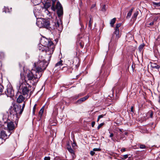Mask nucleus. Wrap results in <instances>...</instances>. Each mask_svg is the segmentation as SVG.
Wrapping results in <instances>:
<instances>
[{
    "label": "nucleus",
    "mask_w": 160,
    "mask_h": 160,
    "mask_svg": "<svg viewBox=\"0 0 160 160\" xmlns=\"http://www.w3.org/2000/svg\"><path fill=\"white\" fill-rule=\"evenodd\" d=\"M48 65V63L45 60L43 59L42 61L39 60L34 63L35 67L31 71L24 68L23 71L21 74H22L25 81L28 84L30 83L34 85L38 81Z\"/></svg>",
    "instance_id": "nucleus-1"
},
{
    "label": "nucleus",
    "mask_w": 160,
    "mask_h": 160,
    "mask_svg": "<svg viewBox=\"0 0 160 160\" xmlns=\"http://www.w3.org/2000/svg\"><path fill=\"white\" fill-rule=\"evenodd\" d=\"M52 2L51 6V9L53 11L57 10V14L58 18H56L55 22L54 23L53 27L54 29H57L59 31H62L63 28L62 22L61 20V17L63 14L62 7L61 3L58 2L57 3L56 7L55 6V3L56 0H51Z\"/></svg>",
    "instance_id": "nucleus-2"
},
{
    "label": "nucleus",
    "mask_w": 160,
    "mask_h": 160,
    "mask_svg": "<svg viewBox=\"0 0 160 160\" xmlns=\"http://www.w3.org/2000/svg\"><path fill=\"white\" fill-rule=\"evenodd\" d=\"M21 107L19 104L14 105L13 107H11L9 110L11 115L13 116L17 119L23 112V110L21 109Z\"/></svg>",
    "instance_id": "nucleus-3"
},
{
    "label": "nucleus",
    "mask_w": 160,
    "mask_h": 160,
    "mask_svg": "<svg viewBox=\"0 0 160 160\" xmlns=\"http://www.w3.org/2000/svg\"><path fill=\"white\" fill-rule=\"evenodd\" d=\"M40 44L42 46L47 47L54 45L52 42L46 38H43L41 39Z\"/></svg>",
    "instance_id": "nucleus-4"
},
{
    "label": "nucleus",
    "mask_w": 160,
    "mask_h": 160,
    "mask_svg": "<svg viewBox=\"0 0 160 160\" xmlns=\"http://www.w3.org/2000/svg\"><path fill=\"white\" fill-rule=\"evenodd\" d=\"M5 127L4 125L2 124L1 122L0 121V138L2 139H6L8 138L9 135L8 136L2 130L5 129Z\"/></svg>",
    "instance_id": "nucleus-5"
},
{
    "label": "nucleus",
    "mask_w": 160,
    "mask_h": 160,
    "mask_svg": "<svg viewBox=\"0 0 160 160\" xmlns=\"http://www.w3.org/2000/svg\"><path fill=\"white\" fill-rule=\"evenodd\" d=\"M5 94L8 97H11L14 95V91L12 86L10 84H8L7 86L6 90L5 91Z\"/></svg>",
    "instance_id": "nucleus-6"
},
{
    "label": "nucleus",
    "mask_w": 160,
    "mask_h": 160,
    "mask_svg": "<svg viewBox=\"0 0 160 160\" xmlns=\"http://www.w3.org/2000/svg\"><path fill=\"white\" fill-rule=\"evenodd\" d=\"M54 50V45H52L50 47H48L47 49L46 50V58H49L48 60H50V58L51 57V54H52Z\"/></svg>",
    "instance_id": "nucleus-7"
},
{
    "label": "nucleus",
    "mask_w": 160,
    "mask_h": 160,
    "mask_svg": "<svg viewBox=\"0 0 160 160\" xmlns=\"http://www.w3.org/2000/svg\"><path fill=\"white\" fill-rule=\"evenodd\" d=\"M21 88L22 89V94L25 97H27L28 93L29 92V89L25 84L22 83L19 87V88Z\"/></svg>",
    "instance_id": "nucleus-8"
},
{
    "label": "nucleus",
    "mask_w": 160,
    "mask_h": 160,
    "mask_svg": "<svg viewBox=\"0 0 160 160\" xmlns=\"http://www.w3.org/2000/svg\"><path fill=\"white\" fill-rule=\"evenodd\" d=\"M4 126L7 125V129L8 130L9 132L10 133L9 135L12 132V131L15 128L14 125V124L13 122L12 121H11L10 122H8L7 123L5 122Z\"/></svg>",
    "instance_id": "nucleus-9"
},
{
    "label": "nucleus",
    "mask_w": 160,
    "mask_h": 160,
    "mask_svg": "<svg viewBox=\"0 0 160 160\" xmlns=\"http://www.w3.org/2000/svg\"><path fill=\"white\" fill-rule=\"evenodd\" d=\"M121 25V24L120 23H118L117 24L115 27V30L114 32L113 36L114 37L115 35V38L116 39H118L120 37V35L119 34L118 28Z\"/></svg>",
    "instance_id": "nucleus-10"
},
{
    "label": "nucleus",
    "mask_w": 160,
    "mask_h": 160,
    "mask_svg": "<svg viewBox=\"0 0 160 160\" xmlns=\"http://www.w3.org/2000/svg\"><path fill=\"white\" fill-rule=\"evenodd\" d=\"M43 18H40L37 20L36 24L37 25L39 28H43Z\"/></svg>",
    "instance_id": "nucleus-11"
},
{
    "label": "nucleus",
    "mask_w": 160,
    "mask_h": 160,
    "mask_svg": "<svg viewBox=\"0 0 160 160\" xmlns=\"http://www.w3.org/2000/svg\"><path fill=\"white\" fill-rule=\"evenodd\" d=\"M43 28L48 29L50 28V24L49 21L47 20L43 19Z\"/></svg>",
    "instance_id": "nucleus-12"
},
{
    "label": "nucleus",
    "mask_w": 160,
    "mask_h": 160,
    "mask_svg": "<svg viewBox=\"0 0 160 160\" xmlns=\"http://www.w3.org/2000/svg\"><path fill=\"white\" fill-rule=\"evenodd\" d=\"M68 151L71 154L72 158L71 159L68 160H72L74 158V152L73 150L71 148L70 146H68L67 148Z\"/></svg>",
    "instance_id": "nucleus-13"
},
{
    "label": "nucleus",
    "mask_w": 160,
    "mask_h": 160,
    "mask_svg": "<svg viewBox=\"0 0 160 160\" xmlns=\"http://www.w3.org/2000/svg\"><path fill=\"white\" fill-rule=\"evenodd\" d=\"M82 39V40H81L80 38L78 39L76 43L78 45H79L82 48H83L84 45V42L83 40L84 39Z\"/></svg>",
    "instance_id": "nucleus-14"
},
{
    "label": "nucleus",
    "mask_w": 160,
    "mask_h": 160,
    "mask_svg": "<svg viewBox=\"0 0 160 160\" xmlns=\"http://www.w3.org/2000/svg\"><path fill=\"white\" fill-rule=\"evenodd\" d=\"M62 61L60 60L59 62H57L54 68L55 69H60L62 65Z\"/></svg>",
    "instance_id": "nucleus-15"
},
{
    "label": "nucleus",
    "mask_w": 160,
    "mask_h": 160,
    "mask_svg": "<svg viewBox=\"0 0 160 160\" xmlns=\"http://www.w3.org/2000/svg\"><path fill=\"white\" fill-rule=\"evenodd\" d=\"M25 97H24L22 95H20L17 99V102L18 103H20L23 101L25 99Z\"/></svg>",
    "instance_id": "nucleus-16"
},
{
    "label": "nucleus",
    "mask_w": 160,
    "mask_h": 160,
    "mask_svg": "<svg viewBox=\"0 0 160 160\" xmlns=\"http://www.w3.org/2000/svg\"><path fill=\"white\" fill-rule=\"evenodd\" d=\"M33 12L36 17L37 16L39 15L40 13L39 11L38 10L37 8V7L35 8L33 10Z\"/></svg>",
    "instance_id": "nucleus-17"
},
{
    "label": "nucleus",
    "mask_w": 160,
    "mask_h": 160,
    "mask_svg": "<svg viewBox=\"0 0 160 160\" xmlns=\"http://www.w3.org/2000/svg\"><path fill=\"white\" fill-rule=\"evenodd\" d=\"M55 120H53L52 119H50L49 120V124L51 126H55L56 125V122H55Z\"/></svg>",
    "instance_id": "nucleus-18"
},
{
    "label": "nucleus",
    "mask_w": 160,
    "mask_h": 160,
    "mask_svg": "<svg viewBox=\"0 0 160 160\" xmlns=\"http://www.w3.org/2000/svg\"><path fill=\"white\" fill-rule=\"evenodd\" d=\"M45 47L42 46L41 44L38 45V48L39 50L42 51H43L45 49Z\"/></svg>",
    "instance_id": "nucleus-19"
},
{
    "label": "nucleus",
    "mask_w": 160,
    "mask_h": 160,
    "mask_svg": "<svg viewBox=\"0 0 160 160\" xmlns=\"http://www.w3.org/2000/svg\"><path fill=\"white\" fill-rule=\"evenodd\" d=\"M133 8H132L129 11V12L128 13L126 17V18H130L131 16V15L132 14V12Z\"/></svg>",
    "instance_id": "nucleus-20"
},
{
    "label": "nucleus",
    "mask_w": 160,
    "mask_h": 160,
    "mask_svg": "<svg viewBox=\"0 0 160 160\" xmlns=\"http://www.w3.org/2000/svg\"><path fill=\"white\" fill-rule=\"evenodd\" d=\"M151 67L152 68H156L157 69H158L160 68V66L159 65H157L156 63H153L151 64Z\"/></svg>",
    "instance_id": "nucleus-21"
},
{
    "label": "nucleus",
    "mask_w": 160,
    "mask_h": 160,
    "mask_svg": "<svg viewBox=\"0 0 160 160\" xmlns=\"http://www.w3.org/2000/svg\"><path fill=\"white\" fill-rule=\"evenodd\" d=\"M138 14V11H136V12H135L134 13L132 17V18L134 20H136V18L137 17Z\"/></svg>",
    "instance_id": "nucleus-22"
},
{
    "label": "nucleus",
    "mask_w": 160,
    "mask_h": 160,
    "mask_svg": "<svg viewBox=\"0 0 160 160\" xmlns=\"http://www.w3.org/2000/svg\"><path fill=\"white\" fill-rule=\"evenodd\" d=\"M116 21V19L115 18H113L112 19L110 22V24L111 27H113L114 25V24L115 23Z\"/></svg>",
    "instance_id": "nucleus-23"
},
{
    "label": "nucleus",
    "mask_w": 160,
    "mask_h": 160,
    "mask_svg": "<svg viewBox=\"0 0 160 160\" xmlns=\"http://www.w3.org/2000/svg\"><path fill=\"white\" fill-rule=\"evenodd\" d=\"M11 8L9 9L8 7H4L3 12L5 13L8 12H10Z\"/></svg>",
    "instance_id": "nucleus-24"
},
{
    "label": "nucleus",
    "mask_w": 160,
    "mask_h": 160,
    "mask_svg": "<svg viewBox=\"0 0 160 160\" xmlns=\"http://www.w3.org/2000/svg\"><path fill=\"white\" fill-rule=\"evenodd\" d=\"M147 115L149 116V117L151 118H153V113L152 111H149Z\"/></svg>",
    "instance_id": "nucleus-25"
},
{
    "label": "nucleus",
    "mask_w": 160,
    "mask_h": 160,
    "mask_svg": "<svg viewBox=\"0 0 160 160\" xmlns=\"http://www.w3.org/2000/svg\"><path fill=\"white\" fill-rule=\"evenodd\" d=\"M44 109V106L40 110L39 114V115L41 117L42 116V113H43V111Z\"/></svg>",
    "instance_id": "nucleus-26"
},
{
    "label": "nucleus",
    "mask_w": 160,
    "mask_h": 160,
    "mask_svg": "<svg viewBox=\"0 0 160 160\" xmlns=\"http://www.w3.org/2000/svg\"><path fill=\"white\" fill-rule=\"evenodd\" d=\"M92 18H90L89 20V23H88V27L89 28H90L91 29V27H92Z\"/></svg>",
    "instance_id": "nucleus-27"
},
{
    "label": "nucleus",
    "mask_w": 160,
    "mask_h": 160,
    "mask_svg": "<svg viewBox=\"0 0 160 160\" xmlns=\"http://www.w3.org/2000/svg\"><path fill=\"white\" fill-rule=\"evenodd\" d=\"M144 45L143 44H141L138 47V49L140 52H141L142 51L144 47Z\"/></svg>",
    "instance_id": "nucleus-28"
},
{
    "label": "nucleus",
    "mask_w": 160,
    "mask_h": 160,
    "mask_svg": "<svg viewBox=\"0 0 160 160\" xmlns=\"http://www.w3.org/2000/svg\"><path fill=\"white\" fill-rule=\"evenodd\" d=\"M106 10V5H103L101 11L102 12H105Z\"/></svg>",
    "instance_id": "nucleus-29"
},
{
    "label": "nucleus",
    "mask_w": 160,
    "mask_h": 160,
    "mask_svg": "<svg viewBox=\"0 0 160 160\" xmlns=\"http://www.w3.org/2000/svg\"><path fill=\"white\" fill-rule=\"evenodd\" d=\"M84 101H85V100L84 99V98H81L78 100L77 101V102L80 103H81V102H84Z\"/></svg>",
    "instance_id": "nucleus-30"
},
{
    "label": "nucleus",
    "mask_w": 160,
    "mask_h": 160,
    "mask_svg": "<svg viewBox=\"0 0 160 160\" xmlns=\"http://www.w3.org/2000/svg\"><path fill=\"white\" fill-rule=\"evenodd\" d=\"M153 4L156 6L159 7L160 6V2H153Z\"/></svg>",
    "instance_id": "nucleus-31"
},
{
    "label": "nucleus",
    "mask_w": 160,
    "mask_h": 160,
    "mask_svg": "<svg viewBox=\"0 0 160 160\" xmlns=\"http://www.w3.org/2000/svg\"><path fill=\"white\" fill-rule=\"evenodd\" d=\"M101 150V149L99 148H94L93 149V151L95 152L96 151H100Z\"/></svg>",
    "instance_id": "nucleus-32"
},
{
    "label": "nucleus",
    "mask_w": 160,
    "mask_h": 160,
    "mask_svg": "<svg viewBox=\"0 0 160 160\" xmlns=\"http://www.w3.org/2000/svg\"><path fill=\"white\" fill-rule=\"evenodd\" d=\"M139 148L141 149H144L146 148V146L144 145H140Z\"/></svg>",
    "instance_id": "nucleus-33"
},
{
    "label": "nucleus",
    "mask_w": 160,
    "mask_h": 160,
    "mask_svg": "<svg viewBox=\"0 0 160 160\" xmlns=\"http://www.w3.org/2000/svg\"><path fill=\"white\" fill-rule=\"evenodd\" d=\"M114 136V134L113 133H111L110 134V136H109V137L110 138H112V140L113 141H115V139L113 138H112V137Z\"/></svg>",
    "instance_id": "nucleus-34"
},
{
    "label": "nucleus",
    "mask_w": 160,
    "mask_h": 160,
    "mask_svg": "<svg viewBox=\"0 0 160 160\" xmlns=\"http://www.w3.org/2000/svg\"><path fill=\"white\" fill-rule=\"evenodd\" d=\"M103 124L104 123H103L100 124L98 127V129H99V128H100L101 127H102L103 125Z\"/></svg>",
    "instance_id": "nucleus-35"
},
{
    "label": "nucleus",
    "mask_w": 160,
    "mask_h": 160,
    "mask_svg": "<svg viewBox=\"0 0 160 160\" xmlns=\"http://www.w3.org/2000/svg\"><path fill=\"white\" fill-rule=\"evenodd\" d=\"M36 106H37V104H35V105H34V107L33 108V113H34V112H35V109H36Z\"/></svg>",
    "instance_id": "nucleus-36"
},
{
    "label": "nucleus",
    "mask_w": 160,
    "mask_h": 160,
    "mask_svg": "<svg viewBox=\"0 0 160 160\" xmlns=\"http://www.w3.org/2000/svg\"><path fill=\"white\" fill-rule=\"evenodd\" d=\"M50 158L49 157H45L44 158V160H50Z\"/></svg>",
    "instance_id": "nucleus-37"
},
{
    "label": "nucleus",
    "mask_w": 160,
    "mask_h": 160,
    "mask_svg": "<svg viewBox=\"0 0 160 160\" xmlns=\"http://www.w3.org/2000/svg\"><path fill=\"white\" fill-rule=\"evenodd\" d=\"M90 154L91 156H93L95 154V152L93 151H91L90 152Z\"/></svg>",
    "instance_id": "nucleus-38"
},
{
    "label": "nucleus",
    "mask_w": 160,
    "mask_h": 160,
    "mask_svg": "<svg viewBox=\"0 0 160 160\" xmlns=\"http://www.w3.org/2000/svg\"><path fill=\"white\" fill-rule=\"evenodd\" d=\"M128 155L127 154H126V155H124L123 156L122 158L123 159H125L127 158H128Z\"/></svg>",
    "instance_id": "nucleus-39"
},
{
    "label": "nucleus",
    "mask_w": 160,
    "mask_h": 160,
    "mask_svg": "<svg viewBox=\"0 0 160 160\" xmlns=\"http://www.w3.org/2000/svg\"><path fill=\"white\" fill-rule=\"evenodd\" d=\"M89 96L88 95L85 97H83L85 101L86 100V99H87L89 97Z\"/></svg>",
    "instance_id": "nucleus-40"
},
{
    "label": "nucleus",
    "mask_w": 160,
    "mask_h": 160,
    "mask_svg": "<svg viewBox=\"0 0 160 160\" xmlns=\"http://www.w3.org/2000/svg\"><path fill=\"white\" fill-rule=\"evenodd\" d=\"M104 115H102V114L99 115L98 116V117L99 118V119H100L102 118Z\"/></svg>",
    "instance_id": "nucleus-41"
},
{
    "label": "nucleus",
    "mask_w": 160,
    "mask_h": 160,
    "mask_svg": "<svg viewBox=\"0 0 160 160\" xmlns=\"http://www.w3.org/2000/svg\"><path fill=\"white\" fill-rule=\"evenodd\" d=\"M125 137L124 135H122L120 138V139H123L124 140L125 139Z\"/></svg>",
    "instance_id": "nucleus-42"
},
{
    "label": "nucleus",
    "mask_w": 160,
    "mask_h": 160,
    "mask_svg": "<svg viewBox=\"0 0 160 160\" xmlns=\"http://www.w3.org/2000/svg\"><path fill=\"white\" fill-rule=\"evenodd\" d=\"M131 111L132 112H134L133 108L132 106L131 108Z\"/></svg>",
    "instance_id": "nucleus-43"
},
{
    "label": "nucleus",
    "mask_w": 160,
    "mask_h": 160,
    "mask_svg": "<svg viewBox=\"0 0 160 160\" xmlns=\"http://www.w3.org/2000/svg\"><path fill=\"white\" fill-rule=\"evenodd\" d=\"M95 122H92V127H93L95 125Z\"/></svg>",
    "instance_id": "nucleus-44"
},
{
    "label": "nucleus",
    "mask_w": 160,
    "mask_h": 160,
    "mask_svg": "<svg viewBox=\"0 0 160 160\" xmlns=\"http://www.w3.org/2000/svg\"><path fill=\"white\" fill-rule=\"evenodd\" d=\"M150 26H152L154 24V22H152L150 23L149 24Z\"/></svg>",
    "instance_id": "nucleus-45"
},
{
    "label": "nucleus",
    "mask_w": 160,
    "mask_h": 160,
    "mask_svg": "<svg viewBox=\"0 0 160 160\" xmlns=\"http://www.w3.org/2000/svg\"><path fill=\"white\" fill-rule=\"evenodd\" d=\"M121 151L122 152H124L126 151V148H123L121 149Z\"/></svg>",
    "instance_id": "nucleus-46"
},
{
    "label": "nucleus",
    "mask_w": 160,
    "mask_h": 160,
    "mask_svg": "<svg viewBox=\"0 0 160 160\" xmlns=\"http://www.w3.org/2000/svg\"><path fill=\"white\" fill-rule=\"evenodd\" d=\"M25 104L24 103L23 104V106H22V108H21V109H22L23 110V109L25 107Z\"/></svg>",
    "instance_id": "nucleus-47"
},
{
    "label": "nucleus",
    "mask_w": 160,
    "mask_h": 160,
    "mask_svg": "<svg viewBox=\"0 0 160 160\" xmlns=\"http://www.w3.org/2000/svg\"><path fill=\"white\" fill-rule=\"evenodd\" d=\"M116 89V88L115 87H113L112 89V91L113 92L114 90Z\"/></svg>",
    "instance_id": "nucleus-48"
},
{
    "label": "nucleus",
    "mask_w": 160,
    "mask_h": 160,
    "mask_svg": "<svg viewBox=\"0 0 160 160\" xmlns=\"http://www.w3.org/2000/svg\"><path fill=\"white\" fill-rule=\"evenodd\" d=\"M95 5L93 4L92 6V8H93L94 7H95Z\"/></svg>",
    "instance_id": "nucleus-49"
},
{
    "label": "nucleus",
    "mask_w": 160,
    "mask_h": 160,
    "mask_svg": "<svg viewBox=\"0 0 160 160\" xmlns=\"http://www.w3.org/2000/svg\"><path fill=\"white\" fill-rule=\"evenodd\" d=\"M100 119H99V118L98 117V118L97 119V122H98L99 120Z\"/></svg>",
    "instance_id": "nucleus-50"
},
{
    "label": "nucleus",
    "mask_w": 160,
    "mask_h": 160,
    "mask_svg": "<svg viewBox=\"0 0 160 160\" xmlns=\"http://www.w3.org/2000/svg\"><path fill=\"white\" fill-rule=\"evenodd\" d=\"M78 96L77 97H75V99H77V98H78Z\"/></svg>",
    "instance_id": "nucleus-51"
},
{
    "label": "nucleus",
    "mask_w": 160,
    "mask_h": 160,
    "mask_svg": "<svg viewBox=\"0 0 160 160\" xmlns=\"http://www.w3.org/2000/svg\"><path fill=\"white\" fill-rule=\"evenodd\" d=\"M81 27H82V24H81Z\"/></svg>",
    "instance_id": "nucleus-52"
},
{
    "label": "nucleus",
    "mask_w": 160,
    "mask_h": 160,
    "mask_svg": "<svg viewBox=\"0 0 160 160\" xmlns=\"http://www.w3.org/2000/svg\"><path fill=\"white\" fill-rule=\"evenodd\" d=\"M116 141H117V142H119V141H118V140H116Z\"/></svg>",
    "instance_id": "nucleus-53"
}]
</instances>
